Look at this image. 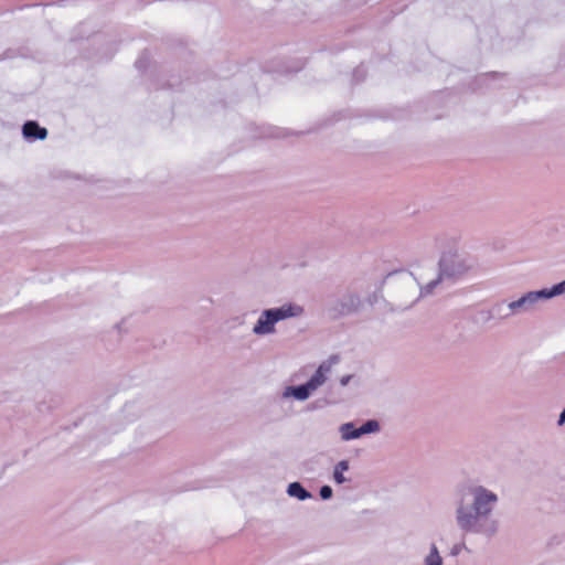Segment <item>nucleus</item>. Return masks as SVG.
Masks as SVG:
<instances>
[{
  "label": "nucleus",
  "mask_w": 565,
  "mask_h": 565,
  "mask_svg": "<svg viewBox=\"0 0 565 565\" xmlns=\"http://www.w3.org/2000/svg\"><path fill=\"white\" fill-rule=\"evenodd\" d=\"M292 308H279L275 310H267L263 313V316L257 321L256 326L254 327V331L256 333H268L273 330L274 324L287 317L292 316L291 312Z\"/></svg>",
  "instance_id": "1"
},
{
  "label": "nucleus",
  "mask_w": 565,
  "mask_h": 565,
  "mask_svg": "<svg viewBox=\"0 0 565 565\" xmlns=\"http://www.w3.org/2000/svg\"><path fill=\"white\" fill-rule=\"evenodd\" d=\"M563 292H565V280L559 282L558 285H555L551 290L544 289L541 291L529 292L519 300L511 302L510 308L514 310L516 308L525 306L526 303H533L540 298H550Z\"/></svg>",
  "instance_id": "2"
},
{
  "label": "nucleus",
  "mask_w": 565,
  "mask_h": 565,
  "mask_svg": "<svg viewBox=\"0 0 565 565\" xmlns=\"http://www.w3.org/2000/svg\"><path fill=\"white\" fill-rule=\"evenodd\" d=\"M497 501V495L483 488L476 490L475 510L477 514L486 515L490 512V504Z\"/></svg>",
  "instance_id": "3"
},
{
  "label": "nucleus",
  "mask_w": 565,
  "mask_h": 565,
  "mask_svg": "<svg viewBox=\"0 0 565 565\" xmlns=\"http://www.w3.org/2000/svg\"><path fill=\"white\" fill-rule=\"evenodd\" d=\"M379 429V423L375 420H369L363 424L359 429H355L352 424H344L341 428L342 436L344 439H354L363 434L372 433Z\"/></svg>",
  "instance_id": "4"
},
{
  "label": "nucleus",
  "mask_w": 565,
  "mask_h": 565,
  "mask_svg": "<svg viewBox=\"0 0 565 565\" xmlns=\"http://www.w3.org/2000/svg\"><path fill=\"white\" fill-rule=\"evenodd\" d=\"M337 359H331L328 363H322L317 372L311 376V379L307 382L308 386L316 391L319 386H321L326 382V373L331 370L332 363H335Z\"/></svg>",
  "instance_id": "5"
},
{
  "label": "nucleus",
  "mask_w": 565,
  "mask_h": 565,
  "mask_svg": "<svg viewBox=\"0 0 565 565\" xmlns=\"http://www.w3.org/2000/svg\"><path fill=\"white\" fill-rule=\"evenodd\" d=\"M23 135L28 139L43 140L47 136V130L39 126L35 121H26L23 125Z\"/></svg>",
  "instance_id": "6"
},
{
  "label": "nucleus",
  "mask_w": 565,
  "mask_h": 565,
  "mask_svg": "<svg viewBox=\"0 0 565 565\" xmlns=\"http://www.w3.org/2000/svg\"><path fill=\"white\" fill-rule=\"evenodd\" d=\"M288 493L291 497H296L300 500H305L310 497V493L298 482H292L288 487Z\"/></svg>",
  "instance_id": "7"
},
{
  "label": "nucleus",
  "mask_w": 565,
  "mask_h": 565,
  "mask_svg": "<svg viewBox=\"0 0 565 565\" xmlns=\"http://www.w3.org/2000/svg\"><path fill=\"white\" fill-rule=\"evenodd\" d=\"M458 523L461 529L463 530H470L473 522L476 521L477 516L471 514L463 513L462 509H459L458 511Z\"/></svg>",
  "instance_id": "8"
},
{
  "label": "nucleus",
  "mask_w": 565,
  "mask_h": 565,
  "mask_svg": "<svg viewBox=\"0 0 565 565\" xmlns=\"http://www.w3.org/2000/svg\"><path fill=\"white\" fill-rule=\"evenodd\" d=\"M349 469V462L347 460L340 461L333 472V479L337 483H343L345 481L344 472Z\"/></svg>",
  "instance_id": "9"
},
{
  "label": "nucleus",
  "mask_w": 565,
  "mask_h": 565,
  "mask_svg": "<svg viewBox=\"0 0 565 565\" xmlns=\"http://www.w3.org/2000/svg\"><path fill=\"white\" fill-rule=\"evenodd\" d=\"M292 395L300 401H303L309 397L310 393L313 392L308 384L299 385L291 388Z\"/></svg>",
  "instance_id": "10"
},
{
  "label": "nucleus",
  "mask_w": 565,
  "mask_h": 565,
  "mask_svg": "<svg viewBox=\"0 0 565 565\" xmlns=\"http://www.w3.org/2000/svg\"><path fill=\"white\" fill-rule=\"evenodd\" d=\"M426 565H441V557L435 545H433L429 555L426 557Z\"/></svg>",
  "instance_id": "11"
},
{
  "label": "nucleus",
  "mask_w": 565,
  "mask_h": 565,
  "mask_svg": "<svg viewBox=\"0 0 565 565\" xmlns=\"http://www.w3.org/2000/svg\"><path fill=\"white\" fill-rule=\"evenodd\" d=\"M332 495V489L329 487V486H323L321 489H320V497L323 499V500H327V499H330Z\"/></svg>",
  "instance_id": "12"
},
{
  "label": "nucleus",
  "mask_w": 565,
  "mask_h": 565,
  "mask_svg": "<svg viewBox=\"0 0 565 565\" xmlns=\"http://www.w3.org/2000/svg\"><path fill=\"white\" fill-rule=\"evenodd\" d=\"M565 423V409L559 415L558 424L562 425Z\"/></svg>",
  "instance_id": "13"
}]
</instances>
